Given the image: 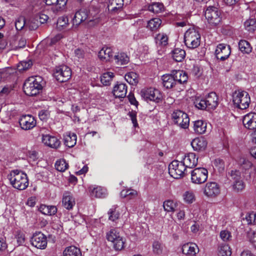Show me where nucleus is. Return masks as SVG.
<instances>
[{
    "mask_svg": "<svg viewBox=\"0 0 256 256\" xmlns=\"http://www.w3.org/2000/svg\"><path fill=\"white\" fill-rule=\"evenodd\" d=\"M114 59L118 65L126 64L130 61L128 56L124 52L118 53L114 56Z\"/></svg>",
    "mask_w": 256,
    "mask_h": 256,
    "instance_id": "nucleus-32",
    "label": "nucleus"
},
{
    "mask_svg": "<svg viewBox=\"0 0 256 256\" xmlns=\"http://www.w3.org/2000/svg\"><path fill=\"white\" fill-rule=\"evenodd\" d=\"M244 25L246 30L249 32H254L256 30V19L250 18L244 22Z\"/></svg>",
    "mask_w": 256,
    "mask_h": 256,
    "instance_id": "nucleus-38",
    "label": "nucleus"
},
{
    "mask_svg": "<svg viewBox=\"0 0 256 256\" xmlns=\"http://www.w3.org/2000/svg\"><path fill=\"white\" fill-rule=\"evenodd\" d=\"M148 10L154 13L158 14L164 10V6L162 3L154 2L148 6Z\"/></svg>",
    "mask_w": 256,
    "mask_h": 256,
    "instance_id": "nucleus-41",
    "label": "nucleus"
},
{
    "mask_svg": "<svg viewBox=\"0 0 256 256\" xmlns=\"http://www.w3.org/2000/svg\"><path fill=\"white\" fill-rule=\"evenodd\" d=\"M19 123L20 128L26 130L32 129L36 126V120L31 115H24L20 118Z\"/></svg>",
    "mask_w": 256,
    "mask_h": 256,
    "instance_id": "nucleus-13",
    "label": "nucleus"
},
{
    "mask_svg": "<svg viewBox=\"0 0 256 256\" xmlns=\"http://www.w3.org/2000/svg\"><path fill=\"white\" fill-rule=\"evenodd\" d=\"M240 50L243 53L249 54L252 48L250 43L246 40H240L238 43Z\"/></svg>",
    "mask_w": 256,
    "mask_h": 256,
    "instance_id": "nucleus-40",
    "label": "nucleus"
},
{
    "mask_svg": "<svg viewBox=\"0 0 256 256\" xmlns=\"http://www.w3.org/2000/svg\"><path fill=\"white\" fill-rule=\"evenodd\" d=\"M191 182L192 183L200 184L205 182L208 180V171L204 168H197L190 172Z\"/></svg>",
    "mask_w": 256,
    "mask_h": 256,
    "instance_id": "nucleus-6",
    "label": "nucleus"
},
{
    "mask_svg": "<svg viewBox=\"0 0 256 256\" xmlns=\"http://www.w3.org/2000/svg\"><path fill=\"white\" fill-rule=\"evenodd\" d=\"M193 128L195 132L202 134L206 131V124L202 120H198L194 122Z\"/></svg>",
    "mask_w": 256,
    "mask_h": 256,
    "instance_id": "nucleus-34",
    "label": "nucleus"
},
{
    "mask_svg": "<svg viewBox=\"0 0 256 256\" xmlns=\"http://www.w3.org/2000/svg\"><path fill=\"white\" fill-rule=\"evenodd\" d=\"M64 256H82L80 250L74 246L66 248L64 251Z\"/></svg>",
    "mask_w": 256,
    "mask_h": 256,
    "instance_id": "nucleus-33",
    "label": "nucleus"
},
{
    "mask_svg": "<svg viewBox=\"0 0 256 256\" xmlns=\"http://www.w3.org/2000/svg\"><path fill=\"white\" fill-rule=\"evenodd\" d=\"M177 218L179 220H184L185 218V210L184 206L179 209L177 213Z\"/></svg>",
    "mask_w": 256,
    "mask_h": 256,
    "instance_id": "nucleus-61",
    "label": "nucleus"
},
{
    "mask_svg": "<svg viewBox=\"0 0 256 256\" xmlns=\"http://www.w3.org/2000/svg\"><path fill=\"white\" fill-rule=\"evenodd\" d=\"M168 36L164 33H160L155 37V40L156 44L165 46L168 44Z\"/></svg>",
    "mask_w": 256,
    "mask_h": 256,
    "instance_id": "nucleus-39",
    "label": "nucleus"
},
{
    "mask_svg": "<svg viewBox=\"0 0 256 256\" xmlns=\"http://www.w3.org/2000/svg\"><path fill=\"white\" fill-rule=\"evenodd\" d=\"M220 237L224 242H227L230 240L232 238L230 232L227 230H224L220 232Z\"/></svg>",
    "mask_w": 256,
    "mask_h": 256,
    "instance_id": "nucleus-58",
    "label": "nucleus"
},
{
    "mask_svg": "<svg viewBox=\"0 0 256 256\" xmlns=\"http://www.w3.org/2000/svg\"><path fill=\"white\" fill-rule=\"evenodd\" d=\"M162 244L158 241H154L152 244V251L154 254L160 255L162 252Z\"/></svg>",
    "mask_w": 256,
    "mask_h": 256,
    "instance_id": "nucleus-53",
    "label": "nucleus"
},
{
    "mask_svg": "<svg viewBox=\"0 0 256 256\" xmlns=\"http://www.w3.org/2000/svg\"><path fill=\"white\" fill-rule=\"evenodd\" d=\"M186 168L182 161L173 160L168 166V172L174 178L183 176Z\"/></svg>",
    "mask_w": 256,
    "mask_h": 256,
    "instance_id": "nucleus-9",
    "label": "nucleus"
},
{
    "mask_svg": "<svg viewBox=\"0 0 256 256\" xmlns=\"http://www.w3.org/2000/svg\"><path fill=\"white\" fill-rule=\"evenodd\" d=\"M176 203L171 200H167L164 202L163 207L165 211L174 212L175 210Z\"/></svg>",
    "mask_w": 256,
    "mask_h": 256,
    "instance_id": "nucleus-46",
    "label": "nucleus"
},
{
    "mask_svg": "<svg viewBox=\"0 0 256 256\" xmlns=\"http://www.w3.org/2000/svg\"><path fill=\"white\" fill-rule=\"evenodd\" d=\"M114 76V75L112 72H108L104 73L100 78L101 82L104 86H108L110 84Z\"/></svg>",
    "mask_w": 256,
    "mask_h": 256,
    "instance_id": "nucleus-45",
    "label": "nucleus"
},
{
    "mask_svg": "<svg viewBox=\"0 0 256 256\" xmlns=\"http://www.w3.org/2000/svg\"><path fill=\"white\" fill-rule=\"evenodd\" d=\"M138 195L136 190L132 189L123 190L120 192V196L122 198H126L128 200L132 199Z\"/></svg>",
    "mask_w": 256,
    "mask_h": 256,
    "instance_id": "nucleus-43",
    "label": "nucleus"
},
{
    "mask_svg": "<svg viewBox=\"0 0 256 256\" xmlns=\"http://www.w3.org/2000/svg\"><path fill=\"white\" fill-rule=\"evenodd\" d=\"M62 204V206L68 210L72 208L75 204V200L70 192H66L64 194Z\"/></svg>",
    "mask_w": 256,
    "mask_h": 256,
    "instance_id": "nucleus-22",
    "label": "nucleus"
},
{
    "mask_svg": "<svg viewBox=\"0 0 256 256\" xmlns=\"http://www.w3.org/2000/svg\"><path fill=\"white\" fill-rule=\"evenodd\" d=\"M42 140L46 146L53 148H58L60 144V142L57 138L49 134L42 135Z\"/></svg>",
    "mask_w": 256,
    "mask_h": 256,
    "instance_id": "nucleus-17",
    "label": "nucleus"
},
{
    "mask_svg": "<svg viewBox=\"0 0 256 256\" xmlns=\"http://www.w3.org/2000/svg\"><path fill=\"white\" fill-rule=\"evenodd\" d=\"M30 242L34 246L40 249H44L47 246L46 237L41 232L34 234Z\"/></svg>",
    "mask_w": 256,
    "mask_h": 256,
    "instance_id": "nucleus-12",
    "label": "nucleus"
},
{
    "mask_svg": "<svg viewBox=\"0 0 256 256\" xmlns=\"http://www.w3.org/2000/svg\"><path fill=\"white\" fill-rule=\"evenodd\" d=\"M8 248V244L6 240L2 238H0V251L3 252L5 250Z\"/></svg>",
    "mask_w": 256,
    "mask_h": 256,
    "instance_id": "nucleus-63",
    "label": "nucleus"
},
{
    "mask_svg": "<svg viewBox=\"0 0 256 256\" xmlns=\"http://www.w3.org/2000/svg\"><path fill=\"white\" fill-rule=\"evenodd\" d=\"M191 144L195 150L202 151L206 148L207 142L203 138H196L193 140Z\"/></svg>",
    "mask_w": 256,
    "mask_h": 256,
    "instance_id": "nucleus-24",
    "label": "nucleus"
},
{
    "mask_svg": "<svg viewBox=\"0 0 256 256\" xmlns=\"http://www.w3.org/2000/svg\"><path fill=\"white\" fill-rule=\"evenodd\" d=\"M125 80L130 84L136 85L138 82V74L134 72L127 73L124 76Z\"/></svg>",
    "mask_w": 256,
    "mask_h": 256,
    "instance_id": "nucleus-42",
    "label": "nucleus"
},
{
    "mask_svg": "<svg viewBox=\"0 0 256 256\" xmlns=\"http://www.w3.org/2000/svg\"><path fill=\"white\" fill-rule=\"evenodd\" d=\"M68 24V20L66 16L60 17L57 21V28L61 30L66 28Z\"/></svg>",
    "mask_w": 256,
    "mask_h": 256,
    "instance_id": "nucleus-47",
    "label": "nucleus"
},
{
    "mask_svg": "<svg viewBox=\"0 0 256 256\" xmlns=\"http://www.w3.org/2000/svg\"><path fill=\"white\" fill-rule=\"evenodd\" d=\"M39 210L44 214L52 216L56 213L58 210L56 207L54 206L42 204L40 206Z\"/></svg>",
    "mask_w": 256,
    "mask_h": 256,
    "instance_id": "nucleus-31",
    "label": "nucleus"
},
{
    "mask_svg": "<svg viewBox=\"0 0 256 256\" xmlns=\"http://www.w3.org/2000/svg\"><path fill=\"white\" fill-rule=\"evenodd\" d=\"M128 116L130 118L134 126L137 127L138 126V124L136 120V112L134 111H132L128 112Z\"/></svg>",
    "mask_w": 256,
    "mask_h": 256,
    "instance_id": "nucleus-60",
    "label": "nucleus"
},
{
    "mask_svg": "<svg viewBox=\"0 0 256 256\" xmlns=\"http://www.w3.org/2000/svg\"><path fill=\"white\" fill-rule=\"evenodd\" d=\"M214 165L218 168L220 172L224 171V164L222 160L218 158L214 161Z\"/></svg>",
    "mask_w": 256,
    "mask_h": 256,
    "instance_id": "nucleus-59",
    "label": "nucleus"
},
{
    "mask_svg": "<svg viewBox=\"0 0 256 256\" xmlns=\"http://www.w3.org/2000/svg\"><path fill=\"white\" fill-rule=\"evenodd\" d=\"M206 102L208 105V110L215 108L218 104V98L216 94L214 92L208 94L206 98Z\"/></svg>",
    "mask_w": 256,
    "mask_h": 256,
    "instance_id": "nucleus-23",
    "label": "nucleus"
},
{
    "mask_svg": "<svg viewBox=\"0 0 256 256\" xmlns=\"http://www.w3.org/2000/svg\"><path fill=\"white\" fill-rule=\"evenodd\" d=\"M112 51L110 48H103L98 52V56L102 61L107 62L112 58Z\"/></svg>",
    "mask_w": 256,
    "mask_h": 256,
    "instance_id": "nucleus-28",
    "label": "nucleus"
},
{
    "mask_svg": "<svg viewBox=\"0 0 256 256\" xmlns=\"http://www.w3.org/2000/svg\"><path fill=\"white\" fill-rule=\"evenodd\" d=\"M106 238L112 244L116 250H122L124 248L125 240L116 229L112 228L108 232L106 233Z\"/></svg>",
    "mask_w": 256,
    "mask_h": 256,
    "instance_id": "nucleus-5",
    "label": "nucleus"
},
{
    "mask_svg": "<svg viewBox=\"0 0 256 256\" xmlns=\"http://www.w3.org/2000/svg\"><path fill=\"white\" fill-rule=\"evenodd\" d=\"M56 4L53 8V12H56L59 11L63 10L68 0H56Z\"/></svg>",
    "mask_w": 256,
    "mask_h": 256,
    "instance_id": "nucleus-51",
    "label": "nucleus"
},
{
    "mask_svg": "<svg viewBox=\"0 0 256 256\" xmlns=\"http://www.w3.org/2000/svg\"><path fill=\"white\" fill-rule=\"evenodd\" d=\"M44 84L42 78L40 76L30 77L24 83V90L28 96H35L42 90Z\"/></svg>",
    "mask_w": 256,
    "mask_h": 256,
    "instance_id": "nucleus-2",
    "label": "nucleus"
},
{
    "mask_svg": "<svg viewBox=\"0 0 256 256\" xmlns=\"http://www.w3.org/2000/svg\"><path fill=\"white\" fill-rule=\"evenodd\" d=\"M71 76V70L66 65L56 66L54 72V77L60 82H66L70 78Z\"/></svg>",
    "mask_w": 256,
    "mask_h": 256,
    "instance_id": "nucleus-7",
    "label": "nucleus"
},
{
    "mask_svg": "<svg viewBox=\"0 0 256 256\" xmlns=\"http://www.w3.org/2000/svg\"><path fill=\"white\" fill-rule=\"evenodd\" d=\"M244 126L249 130L256 128V112H250L246 114L242 120Z\"/></svg>",
    "mask_w": 256,
    "mask_h": 256,
    "instance_id": "nucleus-16",
    "label": "nucleus"
},
{
    "mask_svg": "<svg viewBox=\"0 0 256 256\" xmlns=\"http://www.w3.org/2000/svg\"><path fill=\"white\" fill-rule=\"evenodd\" d=\"M88 18V13L85 10H80L76 12L74 17L72 20L74 25L78 26L82 22L84 21Z\"/></svg>",
    "mask_w": 256,
    "mask_h": 256,
    "instance_id": "nucleus-27",
    "label": "nucleus"
},
{
    "mask_svg": "<svg viewBox=\"0 0 256 256\" xmlns=\"http://www.w3.org/2000/svg\"><path fill=\"white\" fill-rule=\"evenodd\" d=\"M172 73L175 79L176 84L178 82L182 84L187 82L188 77L185 72L178 70L172 71Z\"/></svg>",
    "mask_w": 256,
    "mask_h": 256,
    "instance_id": "nucleus-26",
    "label": "nucleus"
},
{
    "mask_svg": "<svg viewBox=\"0 0 256 256\" xmlns=\"http://www.w3.org/2000/svg\"><path fill=\"white\" fill-rule=\"evenodd\" d=\"M220 188L218 184L213 182H208L204 188V194L208 197L214 198L220 194Z\"/></svg>",
    "mask_w": 256,
    "mask_h": 256,
    "instance_id": "nucleus-14",
    "label": "nucleus"
},
{
    "mask_svg": "<svg viewBox=\"0 0 256 256\" xmlns=\"http://www.w3.org/2000/svg\"><path fill=\"white\" fill-rule=\"evenodd\" d=\"M76 142V136L74 133L66 134L64 136V144L68 148L74 147Z\"/></svg>",
    "mask_w": 256,
    "mask_h": 256,
    "instance_id": "nucleus-30",
    "label": "nucleus"
},
{
    "mask_svg": "<svg viewBox=\"0 0 256 256\" xmlns=\"http://www.w3.org/2000/svg\"><path fill=\"white\" fill-rule=\"evenodd\" d=\"M140 96L147 102H158L162 99V95L160 92L152 88L142 89L140 91Z\"/></svg>",
    "mask_w": 256,
    "mask_h": 256,
    "instance_id": "nucleus-10",
    "label": "nucleus"
},
{
    "mask_svg": "<svg viewBox=\"0 0 256 256\" xmlns=\"http://www.w3.org/2000/svg\"><path fill=\"white\" fill-rule=\"evenodd\" d=\"M112 92L116 98H124L127 93V86L125 84L118 82L113 88Z\"/></svg>",
    "mask_w": 256,
    "mask_h": 256,
    "instance_id": "nucleus-19",
    "label": "nucleus"
},
{
    "mask_svg": "<svg viewBox=\"0 0 256 256\" xmlns=\"http://www.w3.org/2000/svg\"><path fill=\"white\" fill-rule=\"evenodd\" d=\"M184 202L186 204H192L195 200V196L193 192L186 191L182 196Z\"/></svg>",
    "mask_w": 256,
    "mask_h": 256,
    "instance_id": "nucleus-48",
    "label": "nucleus"
},
{
    "mask_svg": "<svg viewBox=\"0 0 256 256\" xmlns=\"http://www.w3.org/2000/svg\"><path fill=\"white\" fill-rule=\"evenodd\" d=\"M26 24L25 18L22 16H20L16 20L15 26L18 30H20L24 26H26Z\"/></svg>",
    "mask_w": 256,
    "mask_h": 256,
    "instance_id": "nucleus-55",
    "label": "nucleus"
},
{
    "mask_svg": "<svg viewBox=\"0 0 256 256\" xmlns=\"http://www.w3.org/2000/svg\"><path fill=\"white\" fill-rule=\"evenodd\" d=\"M123 0H110L108 4V9L111 12H116L122 8Z\"/></svg>",
    "mask_w": 256,
    "mask_h": 256,
    "instance_id": "nucleus-37",
    "label": "nucleus"
},
{
    "mask_svg": "<svg viewBox=\"0 0 256 256\" xmlns=\"http://www.w3.org/2000/svg\"><path fill=\"white\" fill-rule=\"evenodd\" d=\"M204 16L208 22L212 26H216L220 22V12L214 6L208 7L205 11Z\"/></svg>",
    "mask_w": 256,
    "mask_h": 256,
    "instance_id": "nucleus-8",
    "label": "nucleus"
},
{
    "mask_svg": "<svg viewBox=\"0 0 256 256\" xmlns=\"http://www.w3.org/2000/svg\"><path fill=\"white\" fill-rule=\"evenodd\" d=\"M182 252L189 256H195L199 252V248L196 244L187 243L183 245Z\"/></svg>",
    "mask_w": 256,
    "mask_h": 256,
    "instance_id": "nucleus-21",
    "label": "nucleus"
},
{
    "mask_svg": "<svg viewBox=\"0 0 256 256\" xmlns=\"http://www.w3.org/2000/svg\"><path fill=\"white\" fill-rule=\"evenodd\" d=\"M194 104L196 107L200 110H204L208 108V105L206 98L202 99L199 98H196L194 102Z\"/></svg>",
    "mask_w": 256,
    "mask_h": 256,
    "instance_id": "nucleus-50",
    "label": "nucleus"
},
{
    "mask_svg": "<svg viewBox=\"0 0 256 256\" xmlns=\"http://www.w3.org/2000/svg\"><path fill=\"white\" fill-rule=\"evenodd\" d=\"M129 102L132 104L137 106L138 105V102L136 100L134 94L130 93L128 96Z\"/></svg>",
    "mask_w": 256,
    "mask_h": 256,
    "instance_id": "nucleus-64",
    "label": "nucleus"
},
{
    "mask_svg": "<svg viewBox=\"0 0 256 256\" xmlns=\"http://www.w3.org/2000/svg\"><path fill=\"white\" fill-rule=\"evenodd\" d=\"M162 20L158 18H153L148 20L146 27L150 31L156 32L162 25Z\"/></svg>",
    "mask_w": 256,
    "mask_h": 256,
    "instance_id": "nucleus-29",
    "label": "nucleus"
},
{
    "mask_svg": "<svg viewBox=\"0 0 256 256\" xmlns=\"http://www.w3.org/2000/svg\"><path fill=\"white\" fill-rule=\"evenodd\" d=\"M239 174L240 172L237 171L232 170L230 172V176L234 181V188L238 191L242 190L244 187V184Z\"/></svg>",
    "mask_w": 256,
    "mask_h": 256,
    "instance_id": "nucleus-20",
    "label": "nucleus"
},
{
    "mask_svg": "<svg viewBox=\"0 0 256 256\" xmlns=\"http://www.w3.org/2000/svg\"><path fill=\"white\" fill-rule=\"evenodd\" d=\"M232 254L230 247L228 244L220 245L218 250V256H230Z\"/></svg>",
    "mask_w": 256,
    "mask_h": 256,
    "instance_id": "nucleus-44",
    "label": "nucleus"
},
{
    "mask_svg": "<svg viewBox=\"0 0 256 256\" xmlns=\"http://www.w3.org/2000/svg\"><path fill=\"white\" fill-rule=\"evenodd\" d=\"M174 77L172 74H165L162 76V84L166 88H171L176 86Z\"/></svg>",
    "mask_w": 256,
    "mask_h": 256,
    "instance_id": "nucleus-25",
    "label": "nucleus"
},
{
    "mask_svg": "<svg viewBox=\"0 0 256 256\" xmlns=\"http://www.w3.org/2000/svg\"><path fill=\"white\" fill-rule=\"evenodd\" d=\"M38 27V22L36 20H29L26 25V28L30 30H36Z\"/></svg>",
    "mask_w": 256,
    "mask_h": 256,
    "instance_id": "nucleus-57",
    "label": "nucleus"
},
{
    "mask_svg": "<svg viewBox=\"0 0 256 256\" xmlns=\"http://www.w3.org/2000/svg\"><path fill=\"white\" fill-rule=\"evenodd\" d=\"M108 219L112 222H115L119 218L120 214L116 210L114 206H112L108 212Z\"/></svg>",
    "mask_w": 256,
    "mask_h": 256,
    "instance_id": "nucleus-52",
    "label": "nucleus"
},
{
    "mask_svg": "<svg viewBox=\"0 0 256 256\" xmlns=\"http://www.w3.org/2000/svg\"><path fill=\"white\" fill-rule=\"evenodd\" d=\"M198 158L194 153L190 152L183 158L182 162L186 168H192L198 164Z\"/></svg>",
    "mask_w": 256,
    "mask_h": 256,
    "instance_id": "nucleus-18",
    "label": "nucleus"
},
{
    "mask_svg": "<svg viewBox=\"0 0 256 256\" xmlns=\"http://www.w3.org/2000/svg\"><path fill=\"white\" fill-rule=\"evenodd\" d=\"M172 118L175 124L182 128H188L190 124V118L188 115L184 112L176 110L172 114Z\"/></svg>",
    "mask_w": 256,
    "mask_h": 256,
    "instance_id": "nucleus-11",
    "label": "nucleus"
},
{
    "mask_svg": "<svg viewBox=\"0 0 256 256\" xmlns=\"http://www.w3.org/2000/svg\"><path fill=\"white\" fill-rule=\"evenodd\" d=\"M246 220L248 224H256V212H252L246 214Z\"/></svg>",
    "mask_w": 256,
    "mask_h": 256,
    "instance_id": "nucleus-56",
    "label": "nucleus"
},
{
    "mask_svg": "<svg viewBox=\"0 0 256 256\" xmlns=\"http://www.w3.org/2000/svg\"><path fill=\"white\" fill-rule=\"evenodd\" d=\"M184 42L188 48H195L200 44V34L195 28H190L184 33Z\"/></svg>",
    "mask_w": 256,
    "mask_h": 256,
    "instance_id": "nucleus-3",
    "label": "nucleus"
},
{
    "mask_svg": "<svg viewBox=\"0 0 256 256\" xmlns=\"http://www.w3.org/2000/svg\"><path fill=\"white\" fill-rule=\"evenodd\" d=\"M8 178L12 186L18 190H24L28 186V180L26 174L18 170H14L8 175Z\"/></svg>",
    "mask_w": 256,
    "mask_h": 256,
    "instance_id": "nucleus-1",
    "label": "nucleus"
},
{
    "mask_svg": "<svg viewBox=\"0 0 256 256\" xmlns=\"http://www.w3.org/2000/svg\"><path fill=\"white\" fill-rule=\"evenodd\" d=\"M55 167L58 170L64 172L68 168V164L64 159H60L56 162Z\"/></svg>",
    "mask_w": 256,
    "mask_h": 256,
    "instance_id": "nucleus-49",
    "label": "nucleus"
},
{
    "mask_svg": "<svg viewBox=\"0 0 256 256\" xmlns=\"http://www.w3.org/2000/svg\"><path fill=\"white\" fill-rule=\"evenodd\" d=\"M234 104L238 108L245 110L248 108L250 98L248 94L245 91L236 90L232 94Z\"/></svg>",
    "mask_w": 256,
    "mask_h": 256,
    "instance_id": "nucleus-4",
    "label": "nucleus"
},
{
    "mask_svg": "<svg viewBox=\"0 0 256 256\" xmlns=\"http://www.w3.org/2000/svg\"><path fill=\"white\" fill-rule=\"evenodd\" d=\"M74 54L75 56L78 58L79 60L82 59L84 58V54L82 50L80 48H77L74 50Z\"/></svg>",
    "mask_w": 256,
    "mask_h": 256,
    "instance_id": "nucleus-62",
    "label": "nucleus"
},
{
    "mask_svg": "<svg viewBox=\"0 0 256 256\" xmlns=\"http://www.w3.org/2000/svg\"><path fill=\"white\" fill-rule=\"evenodd\" d=\"M230 47L224 44H219L215 50L216 58L221 60L227 59L230 54Z\"/></svg>",
    "mask_w": 256,
    "mask_h": 256,
    "instance_id": "nucleus-15",
    "label": "nucleus"
},
{
    "mask_svg": "<svg viewBox=\"0 0 256 256\" xmlns=\"http://www.w3.org/2000/svg\"><path fill=\"white\" fill-rule=\"evenodd\" d=\"M32 62L30 60L21 62L18 66V69L19 71L26 70L32 66Z\"/></svg>",
    "mask_w": 256,
    "mask_h": 256,
    "instance_id": "nucleus-54",
    "label": "nucleus"
},
{
    "mask_svg": "<svg viewBox=\"0 0 256 256\" xmlns=\"http://www.w3.org/2000/svg\"><path fill=\"white\" fill-rule=\"evenodd\" d=\"M91 192L90 194L92 196H94L98 198H102L106 195V191L105 189L100 186L93 187L92 188H90Z\"/></svg>",
    "mask_w": 256,
    "mask_h": 256,
    "instance_id": "nucleus-35",
    "label": "nucleus"
},
{
    "mask_svg": "<svg viewBox=\"0 0 256 256\" xmlns=\"http://www.w3.org/2000/svg\"><path fill=\"white\" fill-rule=\"evenodd\" d=\"M172 56L174 60L178 62H182L186 56L184 50L180 48H176L172 51Z\"/></svg>",
    "mask_w": 256,
    "mask_h": 256,
    "instance_id": "nucleus-36",
    "label": "nucleus"
}]
</instances>
